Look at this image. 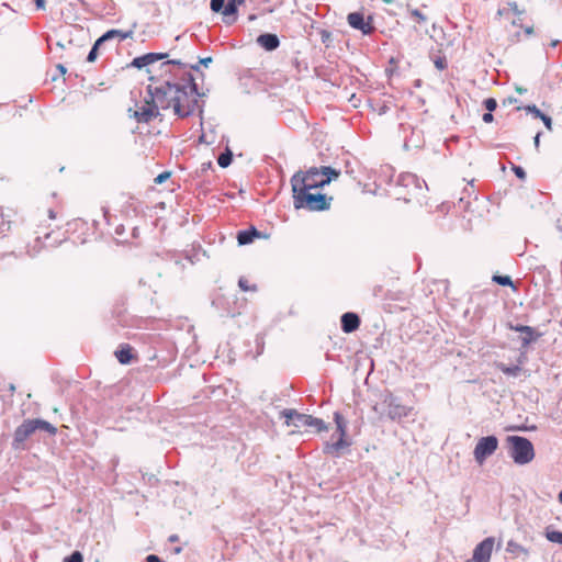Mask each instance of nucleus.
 Returning <instances> with one entry per match:
<instances>
[{
	"label": "nucleus",
	"mask_w": 562,
	"mask_h": 562,
	"mask_svg": "<svg viewBox=\"0 0 562 562\" xmlns=\"http://www.w3.org/2000/svg\"><path fill=\"white\" fill-rule=\"evenodd\" d=\"M334 420L336 423L337 432L339 434V437L334 442H327L325 445L324 452L331 456H339L340 450L349 446V442L345 439L347 427L345 418L342 417L341 414L337 412L334 414Z\"/></svg>",
	"instance_id": "423d86ee"
},
{
	"label": "nucleus",
	"mask_w": 562,
	"mask_h": 562,
	"mask_svg": "<svg viewBox=\"0 0 562 562\" xmlns=\"http://www.w3.org/2000/svg\"><path fill=\"white\" fill-rule=\"evenodd\" d=\"M497 369L502 371L505 375L517 378L521 372V367L517 366H507L503 362L496 364Z\"/></svg>",
	"instance_id": "b1692460"
},
{
	"label": "nucleus",
	"mask_w": 562,
	"mask_h": 562,
	"mask_svg": "<svg viewBox=\"0 0 562 562\" xmlns=\"http://www.w3.org/2000/svg\"><path fill=\"white\" fill-rule=\"evenodd\" d=\"M168 56L166 53H147L145 55L135 57L132 60V66L142 69L145 66H149L158 60H162Z\"/></svg>",
	"instance_id": "4468645a"
},
{
	"label": "nucleus",
	"mask_w": 562,
	"mask_h": 562,
	"mask_svg": "<svg viewBox=\"0 0 562 562\" xmlns=\"http://www.w3.org/2000/svg\"><path fill=\"white\" fill-rule=\"evenodd\" d=\"M560 41L559 40H553L551 43H550V46L552 48L557 47L559 45Z\"/></svg>",
	"instance_id": "13d9d810"
},
{
	"label": "nucleus",
	"mask_w": 562,
	"mask_h": 562,
	"mask_svg": "<svg viewBox=\"0 0 562 562\" xmlns=\"http://www.w3.org/2000/svg\"><path fill=\"white\" fill-rule=\"evenodd\" d=\"M256 42L267 52H273L280 46V40L273 33H262L257 37Z\"/></svg>",
	"instance_id": "2eb2a0df"
},
{
	"label": "nucleus",
	"mask_w": 562,
	"mask_h": 562,
	"mask_svg": "<svg viewBox=\"0 0 562 562\" xmlns=\"http://www.w3.org/2000/svg\"><path fill=\"white\" fill-rule=\"evenodd\" d=\"M540 136H541V133H537L536 136L533 137V144H535V147L536 149H539V146H540Z\"/></svg>",
	"instance_id": "8fccbe9b"
},
{
	"label": "nucleus",
	"mask_w": 562,
	"mask_h": 562,
	"mask_svg": "<svg viewBox=\"0 0 562 562\" xmlns=\"http://www.w3.org/2000/svg\"><path fill=\"white\" fill-rule=\"evenodd\" d=\"M512 170L514 171L515 176L518 179H520V180H525L526 179L527 173H526V171H525V169L522 167L513 165Z\"/></svg>",
	"instance_id": "e433bc0d"
},
{
	"label": "nucleus",
	"mask_w": 562,
	"mask_h": 562,
	"mask_svg": "<svg viewBox=\"0 0 562 562\" xmlns=\"http://www.w3.org/2000/svg\"><path fill=\"white\" fill-rule=\"evenodd\" d=\"M181 83L171 82L170 79L165 80L160 86L147 87L148 98L156 104L158 109L168 110L173 109V113L184 119L190 116V109L180 106L179 92ZM184 94L182 93V97ZM181 97V93H180Z\"/></svg>",
	"instance_id": "f03ea898"
},
{
	"label": "nucleus",
	"mask_w": 562,
	"mask_h": 562,
	"mask_svg": "<svg viewBox=\"0 0 562 562\" xmlns=\"http://www.w3.org/2000/svg\"><path fill=\"white\" fill-rule=\"evenodd\" d=\"M48 217H49V220L56 218V213L54 212V210H52V209L48 210Z\"/></svg>",
	"instance_id": "6e6d98bb"
},
{
	"label": "nucleus",
	"mask_w": 562,
	"mask_h": 562,
	"mask_svg": "<svg viewBox=\"0 0 562 562\" xmlns=\"http://www.w3.org/2000/svg\"><path fill=\"white\" fill-rule=\"evenodd\" d=\"M347 21L352 29L359 30L363 34H370L373 30L372 25L364 21V16L360 12L349 13Z\"/></svg>",
	"instance_id": "f8f14e48"
},
{
	"label": "nucleus",
	"mask_w": 562,
	"mask_h": 562,
	"mask_svg": "<svg viewBox=\"0 0 562 562\" xmlns=\"http://www.w3.org/2000/svg\"><path fill=\"white\" fill-rule=\"evenodd\" d=\"M524 110L527 112V113H531L533 114V116L536 119H539V117H542V112L537 108V105L535 104H531V105H526L524 106Z\"/></svg>",
	"instance_id": "f704fd0d"
},
{
	"label": "nucleus",
	"mask_w": 562,
	"mask_h": 562,
	"mask_svg": "<svg viewBox=\"0 0 562 562\" xmlns=\"http://www.w3.org/2000/svg\"><path fill=\"white\" fill-rule=\"evenodd\" d=\"M168 540L170 542H178L179 541V536L178 535H171Z\"/></svg>",
	"instance_id": "5fc2aeb1"
},
{
	"label": "nucleus",
	"mask_w": 562,
	"mask_h": 562,
	"mask_svg": "<svg viewBox=\"0 0 562 562\" xmlns=\"http://www.w3.org/2000/svg\"><path fill=\"white\" fill-rule=\"evenodd\" d=\"M412 15L418 20V22H424L426 16L417 9L412 10Z\"/></svg>",
	"instance_id": "a18cd8bd"
},
{
	"label": "nucleus",
	"mask_w": 562,
	"mask_h": 562,
	"mask_svg": "<svg viewBox=\"0 0 562 562\" xmlns=\"http://www.w3.org/2000/svg\"><path fill=\"white\" fill-rule=\"evenodd\" d=\"M36 431L33 419L24 420L14 431L12 448L24 450L26 440Z\"/></svg>",
	"instance_id": "6e6552de"
},
{
	"label": "nucleus",
	"mask_w": 562,
	"mask_h": 562,
	"mask_svg": "<svg viewBox=\"0 0 562 562\" xmlns=\"http://www.w3.org/2000/svg\"><path fill=\"white\" fill-rule=\"evenodd\" d=\"M493 281L503 286H514L509 276L495 274L493 277Z\"/></svg>",
	"instance_id": "7c9ffc66"
},
{
	"label": "nucleus",
	"mask_w": 562,
	"mask_h": 562,
	"mask_svg": "<svg viewBox=\"0 0 562 562\" xmlns=\"http://www.w3.org/2000/svg\"><path fill=\"white\" fill-rule=\"evenodd\" d=\"M310 177H326L336 180L340 176V170L329 166L311 167L308 169Z\"/></svg>",
	"instance_id": "dca6fc26"
},
{
	"label": "nucleus",
	"mask_w": 562,
	"mask_h": 562,
	"mask_svg": "<svg viewBox=\"0 0 562 562\" xmlns=\"http://www.w3.org/2000/svg\"><path fill=\"white\" fill-rule=\"evenodd\" d=\"M559 499L562 503V494H559Z\"/></svg>",
	"instance_id": "338daca9"
},
{
	"label": "nucleus",
	"mask_w": 562,
	"mask_h": 562,
	"mask_svg": "<svg viewBox=\"0 0 562 562\" xmlns=\"http://www.w3.org/2000/svg\"><path fill=\"white\" fill-rule=\"evenodd\" d=\"M43 247H44V244L42 243L41 237L36 236L33 245L27 244L25 246V255H27L31 258H34L41 252Z\"/></svg>",
	"instance_id": "5701e85b"
},
{
	"label": "nucleus",
	"mask_w": 562,
	"mask_h": 562,
	"mask_svg": "<svg viewBox=\"0 0 562 562\" xmlns=\"http://www.w3.org/2000/svg\"><path fill=\"white\" fill-rule=\"evenodd\" d=\"M538 335L536 334L535 329L530 327V331H525L520 336L521 340V347L526 348L528 347L532 341L537 339Z\"/></svg>",
	"instance_id": "c85d7f7f"
},
{
	"label": "nucleus",
	"mask_w": 562,
	"mask_h": 562,
	"mask_svg": "<svg viewBox=\"0 0 562 562\" xmlns=\"http://www.w3.org/2000/svg\"><path fill=\"white\" fill-rule=\"evenodd\" d=\"M182 79L184 83H181L179 94L183 93L184 95H179L180 106L190 109V115L194 114L195 110H199V115L202 117L203 108L199 104L198 98L205 94L199 91L195 79L190 71H186Z\"/></svg>",
	"instance_id": "7ed1b4c3"
},
{
	"label": "nucleus",
	"mask_w": 562,
	"mask_h": 562,
	"mask_svg": "<svg viewBox=\"0 0 562 562\" xmlns=\"http://www.w3.org/2000/svg\"><path fill=\"white\" fill-rule=\"evenodd\" d=\"M172 266L177 272H182L186 269V263L179 258L172 261Z\"/></svg>",
	"instance_id": "a19ab883"
},
{
	"label": "nucleus",
	"mask_w": 562,
	"mask_h": 562,
	"mask_svg": "<svg viewBox=\"0 0 562 562\" xmlns=\"http://www.w3.org/2000/svg\"><path fill=\"white\" fill-rule=\"evenodd\" d=\"M36 430H44L50 435H55L57 429L50 423L43 419H33Z\"/></svg>",
	"instance_id": "a878e982"
},
{
	"label": "nucleus",
	"mask_w": 562,
	"mask_h": 562,
	"mask_svg": "<svg viewBox=\"0 0 562 562\" xmlns=\"http://www.w3.org/2000/svg\"><path fill=\"white\" fill-rule=\"evenodd\" d=\"M204 257H207L206 251L201 247H198L188 251L184 258L190 265H195L196 262H200Z\"/></svg>",
	"instance_id": "4be33fe9"
},
{
	"label": "nucleus",
	"mask_w": 562,
	"mask_h": 562,
	"mask_svg": "<svg viewBox=\"0 0 562 562\" xmlns=\"http://www.w3.org/2000/svg\"><path fill=\"white\" fill-rule=\"evenodd\" d=\"M212 61H213L212 57H204V58H201L199 60L198 65H192L190 68L192 70H196L198 71L200 69L199 65H203V66L207 67Z\"/></svg>",
	"instance_id": "58836bf2"
},
{
	"label": "nucleus",
	"mask_w": 562,
	"mask_h": 562,
	"mask_svg": "<svg viewBox=\"0 0 562 562\" xmlns=\"http://www.w3.org/2000/svg\"><path fill=\"white\" fill-rule=\"evenodd\" d=\"M435 66H436V68H437V69L442 70V69H445V68H446L447 63H446V60H445V59H442V58H437V59L435 60Z\"/></svg>",
	"instance_id": "49530a36"
},
{
	"label": "nucleus",
	"mask_w": 562,
	"mask_h": 562,
	"mask_svg": "<svg viewBox=\"0 0 562 562\" xmlns=\"http://www.w3.org/2000/svg\"><path fill=\"white\" fill-rule=\"evenodd\" d=\"M409 408L402 405L393 396L389 397L387 416L393 420H400L401 418L408 415Z\"/></svg>",
	"instance_id": "ddd939ff"
},
{
	"label": "nucleus",
	"mask_w": 562,
	"mask_h": 562,
	"mask_svg": "<svg viewBox=\"0 0 562 562\" xmlns=\"http://www.w3.org/2000/svg\"><path fill=\"white\" fill-rule=\"evenodd\" d=\"M522 357H524V353H521V356H520V358H519V363H522V361H524V358H522Z\"/></svg>",
	"instance_id": "0e129e2a"
},
{
	"label": "nucleus",
	"mask_w": 562,
	"mask_h": 562,
	"mask_svg": "<svg viewBox=\"0 0 562 562\" xmlns=\"http://www.w3.org/2000/svg\"><path fill=\"white\" fill-rule=\"evenodd\" d=\"M212 167V162L209 161V162H203L202 164V171H205L207 169H210Z\"/></svg>",
	"instance_id": "864d4df0"
},
{
	"label": "nucleus",
	"mask_w": 562,
	"mask_h": 562,
	"mask_svg": "<svg viewBox=\"0 0 562 562\" xmlns=\"http://www.w3.org/2000/svg\"><path fill=\"white\" fill-rule=\"evenodd\" d=\"M488 112H493L497 108V101L494 98H487L483 102Z\"/></svg>",
	"instance_id": "c9c22d12"
},
{
	"label": "nucleus",
	"mask_w": 562,
	"mask_h": 562,
	"mask_svg": "<svg viewBox=\"0 0 562 562\" xmlns=\"http://www.w3.org/2000/svg\"><path fill=\"white\" fill-rule=\"evenodd\" d=\"M482 120H483L485 123H491V122H493L494 116H493L492 112H488V111H487L486 113H484V114H483Z\"/></svg>",
	"instance_id": "de8ad7c7"
},
{
	"label": "nucleus",
	"mask_w": 562,
	"mask_h": 562,
	"mask_svg": "<svg viewBox=\"0 0 562 562\" xmlns=\"http://www.w3.org/2000/svg\"><path fill=\"white\" fill-rule=\"evenodd\" d=\"M104 43H99V38L94 42V44L92 45L88 56H87V61L89 63H93L97 57H98V52H99V48L101 47V45H103Z\"/></svg>",
	"instance_id": "473e14b6"
},
{
	"label": "nucleus",
	"mask_w": 562,
	"mask_h": 562,
	"mask_svg": "<svg viewBox=\"0 0 562 562\" xmlns=\"http://www.w3.org/2000/svg\"><path fill=\"white\" fill-rule=\"evenodd\" d=\"M170 177V172H162L155 178V183L161 184Z\"/></svg>",
	"instance_id": "79ce46f5"
},
{
	"label": "nucleus",
	"mask_w": 562,
	"mask_h": 562,
	"mask_svg": "<svg viewBox=\"0 0 562 562\" xmlns=\"http://www.w3.org/2000/svg\"><path fill=\"white\" fill-rule=\"evenodd\" d=\"M171 65H176V66H179L182 69H187V65L181 63V60H179V59H169L167 61H164L160 65L161 71L166 74L168 71L169 66H171Z\"/></svg>",
	"instance_id": "72a5a7b5"
},
{
	"label": "nucleus",
	"mask_w": 562,
	"mask_h": 562,
	"mask_svg": "<svg viewBox=\"0 0 562 562\" xmlns=\"http://www.w3.org/2000/svg\"><path fill=\"white\" fill-rule=\"evenodd\" d=\"M281 417L285 419V424L288 426H293L296 428L314 427L318 432L327 429L323 419L299 413L295 409H283L281 412Z\"/></svg>",
	"instance_id": "39448f33"
},
{
	"label": "nucleus",
	"mask_w": 562,
	"mask_h": 562,
	"mask_svg": "<svg viewBox=\"0 0 562 562\" xmlns=\"http://www.w3.org/2000/svg\"><path fill=\"white\" fill-rule=\"evenodd\" d=\"M245 0H226V10L224 12L225 18L235 16L238 11V5L244 3Z\"/></svg>",
	"instance_id": "393cba45"
},
{
	"label": "nucleus",
	"mask_w": 562,
	"mask_h": 562,
	"mask_svg": "<svg viewBox=\"0 0 562 562\" xmlns=\"http://www.w3.org/2000/svg\"><path fill=\"white\" fill-rule=\"evenodd\" d=\"M525 32H526V34L530 35V34L533 33V27L532 26H528V27L525 29Z\"/></svg>",
	"instance_id": "bf43d9fd"
},
{
	"label": "nucleus",
	"mask_w": 562,
	"mask_h": 562,
	"mask_svg": "<svg viewBox=\"0 0 562 562\" xmlns=\"http://www.w3.org/2000/svg\"><path fill=\"white\" fill-rule=\"evenodd\" d=\"M175 552H176V553H180V552H181V548H176V549H175Z\"/></svg>",
	"instance_id": "e2e57ef3"
},
{
	"label": "nucleus",
	"mask_w": 562,
	"mask_h": 562,
	"mask_svg": "<svg viewBox=\"0 0 562 562\" xmlns=\"http://www.w3.org/2000/svg\"><path fill=\"white\" fill-rule=\"evenodd\" d=\"M3 226H4V224L2 223L1 226H0V233H4L5 231H8L10 228L9 224H8L7 228H4Z\"/></svg>",
	"instance_id": "680f3d73"
},
{
	"label": "nucleus",
	"mask_w": 562,
	"mask_h": 562,
	"mask_svg": "<svg viewBox=\"0 0 562 562\" xmlns=\"http://www.w3.org/2000/svg\"><path fill=\"white\" fill-rule=\"evenodd\" d=\"M261 233L254 226L237 233V241L240 246L251 244L256 238H260Z\"/></svg>",
	"instance_id": "f3484780"
},
{
	"label": "nucleus",
	"mask_w": 562,
	"mask_h": 562,
	"mask_svg": "<svg viewBox=\"0 0 562 562\" xmlns=\"http://www.w3.org/2000/svg\"><path fill=\"white\" fill-rule=\"evenodd\" d=\"M145 102L146 104L134 113V116L140 123H149L159 115V109L150 99H145Z\"/></svg>",
	"instance_id": "9d476101"
},
{
	"label": "nucleus",
	"mask_w": 562,
	"mask_h": 562,
	"mask_svg": "<svg viewBox=\"0 0 562 562\" xmlns=\"http://www.w3.org/2000/svg\"><path fill=\"white\" fill-rule=\"evenodd\" d=\"M360 317L353 312H346L340 317L341 330L346 334L356 331L360 326Z\"/></svg>",
	"instance_id": "9b49d317"
},
{
	"label": "nucleus",
	"mask_w": 562,
	"mask_h": 562,
	"mask_svg": "<svg viewBox=\"0 0 562 562\" xmlns=\"http://www.w3.org/2000/svg\"><path fill=\"white\" fill-rule=\"evenodd\" d=\"M8 256H11V257H14V258H19V257H20V255H19L18 252H15V251H10V252L2 254V255L0 256V259H4V258H5V257H8Z\"/></svg>",
	"instance_id": "3c124183"
},
{
	"label": "nucleus",
	"mask_w": 562,
	"mask_h": 562,
	"mask_svg": "<svg viewBox=\"0 0 562 562\" xmlns=\"http://www.w3.org/2000/svg\"><path fill=\"white\" fill-rule=\"evenodd\" d=\"M506 442L508 456L516 464L525 465L533 460L535 448L529 439L513 435L506 438Z\"/></svg>",
	"instance_id": "20e7f679"
},
{
	"label": "nucleus",
	"mask_w": 562,
	"mask_h": 562,
	"mask_svg": "<svg viewBox=\"0 0 562 562\" xmlns=\"http://www.w3.org/2000/svg\"><path fill=\"white\" fill-rule=\"evenodd\" d=\"M115 357L120 363L128 364L134 358L133 348L130 345H121L115 351Z\"/></svg>",
	"instance_id": "6ab92c4d"
},
{
	"label": "nucleus",
	"mask_w": 562,
	"mask_h": 562,
	"mask_svg": "<svg viewBox=\"0 0 562 562\" xmlns=\"http://www.w3.org/2000/svg\"><path fill=\"white\" fill-rule=\"evenodd\" d=\"M64 562H83V558L79 551H75L71 555L67 557Z\"/></svg>",
	"instance_id": "4c0bfd02"
},
{
	"label": "nucleus",
	"mask_w": 562,
	"mask_h": 562,
	"mask_svg": "<svg viewBox=\"0 0 562 562\" xmlns=\"http://www.w3.org/2000/svg\"><path fill=\"white\" fill-rule=\"evenodd\" d=\"M494 543L493 537L485 538L474 548L472 558L467 562H490Z\"/></svg>",
	"instance_id": "1a4fd4ad"
},
{
	"label": "nucleus",
	"mask_w": 562,
	"mask_h": 562,
	"mask_svg": "<svg viewBox=\"0 0 562 562\" xmlns=\"http://www.w3.org/2000/svg\"><path fill=\"white\" fill-rule=\"evenodd\" d=\"M238 285L239 288L243 290V291H248L250 289L255 290L256 286H252L250 288L249 284H248V281L244 278H240L239 281H238Z\"/></svg>",
	"instance_id": "c03bdc74"
},
{
	"label": "nucleus",
	"mask_w": 562,
	"mask_h": 562,
	"mask_svg": "<svg viewBox=\"0 0 562 562\" xmlns=\"http://www.w3.org/2000/svg\"><path fill=\"white\" fill-rule=\"evenodd\" d=\"M226 3V0H211L210 8L213 12L222 13L224 15Z\"/></svg>",
	"instance_id": "c756f323"
},
{
	"label": "nucleus",
	"mask_w": 562,
	"mask_h": 562,
	"mask_svg": "<svg viewBox=\"0 0 562 562\" xmlns=\"http://www.w3.org/2000/svg\"><path fill=\"white\" fill-rule=\"evenodd\" d=\"M386 3H392L393 0H384Z\"/></svg>",
	"instance_id": "774afa93"
},
{
	"label": "nucleus",
	"mask_w": 562,
	"mask_h": 562,
	"mask_svg": "<svg viewBox=\"0 0 562 562\" xmlns=\"http://www.w3.org/2000/svg\"><path fill=\"white\" fill-rule=\"evenodd\" d=\"M510 5L513 7V10H514L515 13H518V14L520 13V11L518 10V7H517L516 3H513Z\"/></svg>",
	"instance_id": "052dcab7"
},
{
	"label": "nucleus",
	"mask_w": 562,
	"mask_h": 562,
	"mask_svg": "<svg viewBox=\"0 0 562 562\" xmlns=\"http://www.w3.org/2000/svg\"><path fill=\"white\" fill-rule=\"evenodd\" d=\"M302 178H304L305 183L314 189L324 188L331 182L330 178L326 177H321L319 180H314V177H310L308 169L305 172L302 171Z\"/></svg>",
	"instance_id": "aec40b11"
},
{
	"label": "nucleus",
	"mask_w": 562,
	"mask_h": 562,
	"mask_svg": "<svg viewBox=\"0 0 562 562\" xmlns=\"http://www.w3.org/2000/svg\"><path fill=\"white\" fill-rule=\"evenodd\" d=\"M35 7L38 10H45L46 1L45 0H34Z\"/></svg>",
	"instance_id": "09e8293b"
},
{
	"label": "nucleus",
	"mask_w": 562,
	"mask_h": 562,
	"mask_svg": "<svg viewBox=\"0 0 562 562\" xmlns=\"http://www.w3.org/2000/svg\"><path fill=\"white\" fill-rule=\"evenodd\" d=\"M546 538L554 543L562 544V532L557 530H547Z\"/></svg>",
	"instance_id": "2f4dec72"
},
{
	"label": "nucleus",
	"mask_w": 562,
	"mask_h": 562,
	"mask_svg": "<svg viewBox=\"0 0 562 562\" xmlns=\"http://www.w3.org/2000/svg\"><path fill=\"white\" fill-rule=\"evenodd\" d=\"M507 551L510 553H514V554H524V555L529 554V550L527 548L522 547L521 544H519L518 542H516L514 540H509L507 542Z\"/></svg>",
	"instance_id": "bb28decb"
},
{
	"label": "nucleus",
	"mask_w": 562,
	"mask_h": 562,
	"mask_svg": "<svg viewBox=\"0 0 562 562\" xmlns=\"http://www.w3.org/2000/svg\"><path fill=\"white\" fill-rule=\"evenodd\" d=\"M401 181L404 186L414 184L415 188L419 191H423L424 187L427 189L426 182L413 173H407V175L402 176Z\"/></svg>",
	"instance_id": "412c9836"
},
{
	"label": "nucleus",
	"mask_w": 562,
	"mask_h": 562,
	"mask_svg": "<svg viewBox=\"0 0 562 562\" xmlns=\"http://www.w3.org/2000/svg\"><path fill=\"white\" fill-rule=\"evenodd\" d=\"M133 30L130 31H121V30H109L104 34L99 37V43H105L114 38H119L120 41L131 38L133 36Z\"/></svg>",
	"instance_id": "a211bd4d"
},
{
	"label": "nucleus",
	"mask_w": 562,
	"mask_h": 562,
	"mask_svg": "<svg viewBox=\"0 0 562 562\" xmlns=\"http://www.w3.org/2000/svg\"><path fill=\"white\" fill-rule=\"evenodd\" d=\"M539 119L543 122L544 126L548 130H552V119L549 115L543 113L542 117H539Z\"/></svg>",
	"instance_id": "37998d69"
},
{
	"label": "nucleus",
	"mask_w": 562,
	"mask_h": 562,
	"mask_svg": "<svg viewBox=\"0 0 562 562\" xmlns=\"http://www.w3.org/2000/svg\"><path fill=\"white\" fill-rule=\"evenodd\" d=\"M515 90H516V92H518L519 94H524V93H526V92H527V89H526V88H522V87H520V86H516V87H515Z\"/></svg>",
	"instance_id": "603ef678"
},
{
	"label": "nucleus",
	"mask_w": 562,
	"mask_h": 562,
	"mask_svg": "<svg viewBox=\"0 0 562 562\" xmlns=\"http://www.w3.org/2000/svg\"><path fill=\"white\" fill-rule=\"evenodd\" d=\"M498 448V439L496 436H485L477 440L473 456L474 460L479 464H483V462L491 457Z\"/></svg>",
	"instance_id": "0eeeda50"
},
{
	"label": "nucleus",
	"mask_w": 562,
	"mask_h": 562,
	"mask_svg": "<svg viewBox=\"0 0 562 562\" xmlns=\"http://www.w3.org/2000/svg\"><path fill=\"white\" fill-rule=\"evenodd\" d=\"M509 328H510L512 330L518 331V333H520V334H524L525 331H530V326H527V325H520V324H518V325H512V324H509Z\"/></svg>",
	"instance_id": "ea45409f"
},
{
	"label": "nucleus",
	"mask_w": 562,
	"mask_h": 562,
	"mask_svg": "<svg viewBox=\"0 0 562 562\" xmlns=\"http://www.w3.org/2000/svg\"><path fill=\"white\" fill-rule=\"evenodd\" d=\"M304 181L301 170L295 172L291 178L294 207L296 210L305 209L312 212L328 210L333 198L324 193H311L310 190L314 188L310 187Z\"/></svg>",
	"instance_id": "f257e3e1"
},
{
	"label": "nucleus",
	"mask_w": 562,
	"mask_h": 562,
	"mask_svg": "<svg viewBox=\"0 0 562 562\" xmlns=\"http://www.w3.org/2000/svg\"><path fill=\"white\" fill-rule=\"evenodd\" d=\"M508 101L512 103V102H516L517 100L510 98Z\"/></svg>",
	"instance_id": "69168bd1"
},
{
	"label": "nucleus",
	"mask_w": 562,
	"mask_h": 562,
	"mask_svg": "<svg viewBox=\"0 0 562 562\" xmlns=\"http://www.w3.org/2000/svg\"><path fill=\"white\" fill-rule=\"evenodd\" d=\"M233 161V153L229 148H226L225 151H223L218 158L217 164L222 168H227Z\"/></svg>",
	"instance_id": "cd10ccee"
},
{
	"label": "nucleus",
	"mask_w": 562,
	"mask_h": 562,
	"mask_svg": "<svg viewBox=\"0 0 562 562\" xmlns=\"http://www.w3.org/2000/svg\"><path fill=\"white\" fill-rule=\"evenodd\" d=\"M57 69L59 70L60 74H65L66 72V67L61 64H58L57 65Z\"/></svg>",
	"instance_id": "4d7b16f0"
}]
</instances>
